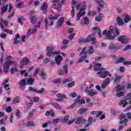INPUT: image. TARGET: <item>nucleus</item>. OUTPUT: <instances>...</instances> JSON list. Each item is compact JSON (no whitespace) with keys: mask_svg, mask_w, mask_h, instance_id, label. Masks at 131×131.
I'll list each match as a JSON object with an SVG mask.
<instances>
[{"mask_svg":"<svg viewBox=\"0 0 131 131\" xmlns=\"http://www.w3.org/2000/svg\"><path fill=\"white\" fill-rule=\"evenodd\" d=\"M86 51V48H83L82 50L81 51L79 54L80 56H82L78 60V63H80L81 62H83V61H84L86 58L87 54H89V55H93V54H94V52H95L94 47L92 46H89V49L87 51Z\"/></svg>","mask_w":131,"mask_h":131,"instance_id":"1","label":"nucleus"},{"mask_svg":"<svg viewBox=\"0 0 131 131\" xmlns=\"http://www.w3.org/2000/svg\"><path fill=\"white\" fill-rule=\"evenodd\" d=\"M110 28L111 30L107 31L106 30H104L103 34L106 36L107 39H114V36H112V33L115 36L119 35V30L117 28H113L112 26H111Z\"/></svg>","mask_w":131,"mask_h":131,"instance_id":"2","label":"nucleus"},{"mask_svg":"<svg viewBox=\"0 0 131 131\" xmlns=\"http://www.w3.org/2000/svg\"><path fill=\"white\" fill-rule=\"evenodd\" d=\"M90 41H92V45H95L97 42V40L94 37V35H89L86 39L80 38L78 40L79 43H85V42H90Z\"/></svg>","mask_w":131,"mask_h":131,"instance_id":"3","label":"nucleus"},{"mask_svg":"<svg viewBox=\"0 0 131 131\" xmlns=\"http://www.w3.org/2000/svg\"><path fill=\"white\" fill-rule=\"evenodd\" d=\"M12 59V56L11 55L8 56L6 59L7 62L3 64V71L5 73H7L9 71V68H10V66L15 64L16 62L14 61H11Z\"/></svg>","mask_w":131,"mask_h":131,"instance_id":"4","label":"nucleus"},{"mask_svg":"<svg viewBox=\"0 0 131 131\" xmlns=\"http://www.w3.org/2000/svg\"><path fill=\"white\" fill-rule=\"evenodd\" d=\"M47 55L48 57H51L52 55H61V53L57 52V51H55L53 52V51L55 50V48L53 46H50L47 48Z\"/></svg>","mask_w":131,"mask_h":131,"instance_id":"5","label":"nucleus"},{"mask_svg":"<svg viewBox=\"0 0 131 131\" xmlns=\"http://www.w3.org/2000/svg\"><path fill=\"white\" fill-rule=\"evenodd\" d=\"M124 89H125V86L124 85H121L120 84L117 85L116 90L117 97L120 98V97H122V96H123V92H121V91H123Z\"/></svg>","mask_w":131,"mask_h":131,"instance_id":"6","label":"nucleus"},{"mask_svg":"<svg viewBox=\"0 0 131 131\" xmlns=\"http://www.w3.org/2000/svg\"><path fill=\"white\" fill-rule=\"evenodd\" d=\"M97 75L101 77V78H106L107 76L112 77V75L110 73V72L108 71H100L97 73Z\"/></svg>","mask_w":131,"mask_h":131,"instance_id":"7","label":"nucleus"},{"mask_svg":"<svg viewBox=\"0 0 131 131\" xmlns=\"http://www.w3.org/2000/svg\"><path fill=\"white\" fill-rule=\"evenodd\" d=\"M8 20H5L3 18L1 19L0 20V27L2 29V30H5V28H7L8 27Z\"/></svg>","mask_w":131,"mask_h":131,"instance_id":"8","label":"nucleus"},{"mask_svg":"<svg viewBox=\"0 0 131 131\" xmlns=\"http://www.w3.org/2000/svg\"><path fill=\"white\" fill-rule=\"evenodd\" d=\"M63 70H60L58 72L59 75H64V74H67L68 73V66L67 64H64L62 68Z\"/></svg>","mask_w":131,"mask_h":131,"instance_id":"9","label":"nucleus"},{"mask_svg":"<svg viewBox=\"0 0 131 131\" xmlns=\"http://www.w3.org/2000/svg\"><path fill=\"white\" fill-rule=\"evenodd\" d=\"M118 40L121 41V43H128V37L125 35L120 36Z\"/></svg>","mask_w":131,"mask_h":131,"instance_id":"10","label":"nucleus"},{"mask_svg":"<svg viewBox=\"0 0 131 131\" xmlns=\"http://www.w3.org/2000/svg\"><path fill=\"white\" fill-rule=\"evenodd\" d=\"M85 92V93H88L90 97H93V96L98 95V92L94 91L92 89H86Z\"/></svg>","mask_w":131,"mask_h":131,"instance_id":"11","label":"nucleus"},{"mask_svg":"<svg viewBox=\"0 0 131 131\" xmlns=\"http://www.w3.org/2000/svg\"><path fill=\"white\" fill-rule=\"evenodd\" d=\"M29 63V60L28 58H24L20 62V67L22 68L24 65H27Z\"/></svg>","mask_w":131,"mask_h":131,"instance_id":"12","label":"nucleus"},{"mask_svg":"<svg viewBox=\"0 0 131 131\" xmlns=\"http://www.w3.org/2000/svg\"><path fill=\"white\" fill-rule=\"evenodd\" d=\"M63 60V57L58 55L55 57V63L57 65L59 66L61 64V62Z\"/></svg>","mask_w":131,"mask_h":131,"instance_id":"13","label":"nucleus"},{"mask_svg":"<svg viewBox=\"0 0 131 131\" xmlns=\"http://www.w3.org/2000/svg\"><path fill=\"white\" fill-rule=\"evenodd\" d=\"M64 17H60L57 21L56 28H61L62 26V25L63 24V23H64Z\"/></svg>","mask_w":131,"mask_h":131,"instance_id":"14","label":"nucleus"},{"mask_svg":"<svg viewBox=\"0 0 131 131\" xmlns=\"http://www.w3.org/2000/svg\"><path fill=\"white\" fill-rule=\"evenodd\" d=\"M103 112L102 111H97L96 113V117L99 118L101 120H103L105 118V115H103Z\"/></svg>","mask_w":131,"mask_h":131,"instance_id":"15","label":"nucleus"},{"mask_svg":"<svg viewBox=\"0 0 131 131\" xmlns=\"http://www.w3.org/2000/svg\"><path fill=\"white\" fill-rule=\"evenodd\" d=\"M48 9V5H47V3L44 2L42 5L40 7L41 11H42L43 14H47V10Z\"/></svg>","mask_w":131,"mask_h":131,"instance_id":"16","label":"nucleus"},{"mask_svg":"<svg viewBox=\"0 0 131 131\" xmlns=\"http://www.w3.org/2000/svg\"><path fill=\"white\" fill-rule=\"evenodd\" d=\"M119 49V46L117 44H114L113 43H111L110 45L109 49L111 50H118Z\"/></svg>","mask_w":131,"mask_h":131,"instance_id":"17","label":"nucleus"},{"mask_svg":"<svg viewBox=\"0 0 131 131\" xmlns=\"http://www.w3.org/2000/svg\"><path fill=\"white\" fill-rule=\"evenodd\" d=\"M19 85L22 88H23V86H25V85H27V79L25 78L20 80L19 82Z\"/></svg>","mask_w":131,"mask_h":131,"instance_id":"18","label":"nucleus"},{"mask_svg":"<svg viewBox=\"0 0 131 131\" xmlns=\"http://www.w3.org/2000/svg\"><path fill=\"white\" fill-rule=\"evenodd\" d=\"M59 16H61V14H56L54 15V16H53V15H50L49 16V20H51L53 21V20H57L59 17Z\"/></svg>","mask_w":131,"mask_h":131,"instance_id":"19","label":"nucleus"},{"mask_svg":"<svg viewBox=\"0 0 131 131\" xmlns=\"http://www.w3.org/2000/svg\"><path fill=\"white\" fill-rule=\"evenodd\" d=\"M84 15H85V11H80V10L79 12L77 14V20L78 21H79V20H80V18H81V17H82V16H84Z\"/></svg>","mask_w":131,"mask_h":131,"instance_id":"20","label":"nucleus"},{"mask_svg":"<svg viewBox=\"0 0 131 131\" xmlns=\"http://www.w3.org/2000/svg\"><path fill=\"white\" fill-rule=\"evenodd\" d=\"M20 38V34H16L15 35V37L14 39L13 43L14 45H18V43H20V41H19L18 39Z\"/></svg>","mask_w":131,"mask_h":131,"instance_id":"21","label":"nucleus"},{"mask_svg":"<svg viewBox=\"0 0 131 131\" xmlns=\"http://www.w3.org/2000/svg\"><path fill=\"white\" fill-rule=\"evenodd\" d=\"M33 83H34V79L33 78L27 79V84H28V85H32Z\"/></svg>","mask_w":131,"mask_h":131,"instance_id":"22","label":"nucleus"},{"mask_svg":"<svg viewBox=\"0 0 131 131\" xmlns=\"http://www.w3.org/2000/svg\"><path fill=\"white\" fill-rule=\"evenodd\" d=\"M84 121V119L83 118V117H80L77 118L76 121H75V122L76 124H79V123H81V122H83Z\"/></svg>","mask_w":131,"mask_h":131,"instance_id":"23","label":"nucleus"},{"mask_svg":"<svg viewBox=\"0 0 131 131\" xmlns=\"http://www.w3.org/2000/svg\"><path fill=\"white\" fill-rule=\"evenodd\" d=\"M8 8H9V5H8V4L3 6V7L1 11L2 15H4V14H5V13H6V12H7V11H8Z\"/></svg>","mask_w":131,"mask_h":131,"instance_id":"24","label":"nucleus"},{"mask_svg":"<svg viewBox=\"0 0 131 131\" xmlns=\"http://www.w3.org/2000/svg\"><path fill=\"white\" fill-rule=\"evenodd\" d=\"M117 21L118 25H119L120 26H121L122 25H124V23H123V20L121 19L120 17H118L117 18Z\"/></svg>","mask_w":131,"mask_h":131,"instance_id":"25","label":"nucleus"},{"mask_svg":"<svg viewBox=\"0 0 131 131\" xmlns=\"http://www.w3.org/2000/svg\"><path fill=\"white\" fill-rule=\"evenodd\" d=\"M124 58L122 57H120L118 59H116L115 61V64H119L120 63H124Z\"/></svg>","mask_w":131,"mask_h":131,"instance_id":"26","label":"nucleus"},{"mask_svg":"<svg viewBox=\"0 0 131 131\" xmlns=\"http://www.w3.org/2000/svg\"><path fill=\"white\" fill-rule=\"evenodd\" d=\"M51 104L52 105V106H53V107H55L56 109H58V110L62 109V108L61 107V106L58 103H57L56 102H51Z\"/></svg>","mask_w":131,"mask_h":131,"instance_id":"27","label":"nucleus"},{"mask_svg":"<svg viewBox=\"0 0 131 131\" xmlns=\"http://www.w3.org/2000/svg\"><path fill=\"white\" fill-rule=\"evenodd\" d=\"M93 30H98V34L99 35V37H102V32L101 31V30H100V28L95 27L93 28Z\"/></svg>","mask_w":131,"mask_h":131,"instance_id":"28","label":"nucleus"},{"mask_svg":"<svg viewBox=\"0 0 131 131\" xmlns=\"http://www.w3.org/2000/svg\"><path fill=\"white\" fill-rule=\"evenodd\" d=\"M19 102H20V97L18 96H16L12 100L13 104H17V103H19Z\"/></svg>","mask_w":131,"mask_h":131,"instance_id":"29","label":"nucleus"},{"mask_svg":"<svg viewBox=\"0 0 131 131\" xmlns=\"http://www.w3.org/2000/svg\"><path fill=\"white\" fill-rule=\"evenodd\" d=\"M56 96L58 97V98H60L61 99H67V97L66 96V95L65 94H61V93H58L57 95H56Z\"/></svg>","mask_w":131,"mask_h":131,"instance_id":"30","label":"nucleus"},{"mask_svg":"<svg viewBox=\"0 0 131 131\" xmlns=\"http://www.w3.org/2000/svg\"><path fill=\"white\" fill-rule=\"evenodd\" d=\"M131 20V17L128 15L126 14L125 15V18L124 19V23H127L129 21H130Z\"/></svg>","mask_w":131,"mask_h":131,"instance_id":"31","label":"nucleus"},{"mask_svg":"<svg viewBox=\"0 0 131 131\" xmlns=\"http://www.w3.org/2000/svg\"><path fill=\"white\" fill-rule=\"evenodd\" d=\"M9 82V79L5 80L4 82L2 83V85L4 86V89H6V88H8L9 84H7Z\"/></svg>","mask_w":131,"mask_h":131,"instance_id":"32","label":"nucleus"},{"mask_svg":"<svg viewBox=\"0 0 131 131\" xmlns=\"http://www.w3.org/2000/svg\"><path fill=\"white\" fill-rule=\"evenodd\" d=\"M102 66L101 63H97L94 66V70L95 71H98L100 69V67Z\"/></svg>","mask_w":131,"mask_h":131,"instance_id":"33","label":"nucleus"},{"mask_svg":"<svg viewBox=\"0 0 131 131\" xmlns=\"http://www.w3.org/2000/svg\"><path fill=\"white\" fill-rule=\"evenodd\" d=\"M128 103L126 100H121L119 102V105H123V107H125Z\"/></svg>","mask_w":131,"mask_h":131,"instance_id":"34","label":"nucleus"},{"mask_svg":"<svg viewBox=\"0 0 131 131\" xmlns=\"http://www.w3.org/2000/svg\"><path fill=\"white\" fill-rule=\"evenodd\" d=\"M102 18H103V14L100 13L99 15L96 17L95 19V21H97V22H100L102 20Z\"/></svg>","mask_w":131,"mask_h":131,"instance_id":"35","label":"nucleus"},{"mask_svg":"<svg viewBox=\"0 0 131 131\" xmlns=\"http://www.w3.org/2000/svg\"><path fill=\"white\" fill-rule=\"evenodd\" d=\"M122 79V76H116L114 79V82H117V81H120Z\"/></svg>","mask_w":131,"mask_h":131,"instance_id":"36","label":"nucleus"},{"mask_svg":"<svg viewBox=\"0 0 131 131\" xmlns=\"http://www.w3.org/2000/svg\"><path fill=\"white\" fill-rule=\"evenodd\" d=\"M96 2L101 8L104 6V1L103 0H96Z\"/></svg>","mask_w":131,"mask_h":131,"instance_id":"37","label":"nucleus"},{"mask_svg":"<svg viewBox=\"0 0 131 131\" xmlns=\"http://www.w3.org/2000/svg\"><path fill=\"white\" fill-rule=\"evenodd\" d=\"M85 8H86V3L84 1L83 2L81 8L80 9V11L85 10Z\"/></svg>","mask_w":131,"mask_h":131,"instance_id":"38","label":"nucleus"},{"mask_svg":"<svg viewBox=\"0 0 131 131\" xmlns=\"http://www.w3.org/2000/svg\"><path fill=\"white\" fill-rule=\"evenodd\" d=\"M21 75L23 76H24L25 77H27L28 76V73L26 72V70L21 71H20Z\"/></svg>","mask_w":131,"mask_h":131,"instance_id":"39","label":"nucleus"},{"mask_svg":"<svg viewBox=\"0 0 131 131\" xmlns=\"http://www.w3.org/2000/svg\"><path fill=\"white\" fill-rule=\"evenodd\" d=\"M29 91L32 92V93H37V89H34L32 86L29 87Z\"/></svg>","mask_w":131,"mask_h":131,"instance_id":"40","label":"nucleus"},{"mask_svg":"<svg viewBox=\"0 0 131 131\" xmlns=\"http://www.w3.org/2000/svg\"><path fill=\"white\" fill-rule=\"evenodd\" d=\"M27 126H34L35 124H34V121H28V123L26 124Z\"/></svg>","mask_w":131,"mask_h":131,"instance_id":"41","label":"nucleus"},{"mask_svg":"<svg viewBox=\"0 0 131 131\" xmlns=\"http://www.w3.org/2000/svg\"><path fill=\"white\" fill-rule=\"evenodd\" d=\"M14 71L17 72L18 71V69L17 68H11L10 69V73L11 74H14Z\"/></svg>","mask_w":131,"mask_h":131,"instance_id":"42","label":"nucleus"},{"mask_svg":"<svg viewBox=\"0 0 131 131\" xmlns=\"http://www.w3.org/2000/svg\"><path fill=\"white\" fill-rule=\"evenodd\" d=\"M92 121H93V118L92 117H89L88 119V122L89 124H86L85 127H88V126L90 125V124L92 123Z\"/></svg>","mask_w":131,"mask_h":131,"instance_id":"43","label":"nucleus"},{"mask_svg":"<svg viewBox=\"0 0 131 131\" xmlns=\"http://www.w3.org/2000/svg\"><path fill=\"white\" fill-rule=\"evenodd\" d=\"M75 7H72L71 15H72V17L73 18H74V16L75 15Z\"/></svg>","mask_w":131,"mask_h":131,"instance_id":"44","label":"nucleus"},{"mask_svg":"<svg viewBox=\"0 0 131 131\" xmlns=\"http://www.w3.org/2000/svg\"><path fill=\"white\" fill-rule=\"evenodd\" d=\"M86 111H88V110H86V108H80V110H79V113L81 114H83V113H84V112H86Z\"/></svg>","mask_w":131,"mask_h":131,"instance_id":"45","label":"nucleus"},{"mask_svg":"<svg viewBox=\"0 0 131 131\" xmlns=\"http://www.w3.org/2000/svg\"><path fill=\"white\" fill-rule=\"evenodd\" d=\"M50 61H51V58H50L49 57H47V58H45L44 59H43V62L45 64H48V63H49V62H50Z\"/></svg>","mask_w":131,"mask_h":131,"instance_id":"46","label":"nucleus"},{"mask_svg":"<svg viewBox=\"0 0 131 131\" xmlns=\"http://www.w3.org/2000/svg\"><path fill=\"white\" fill-rule=\"evenodd\" d=\"M128 120L127 119H124L123 120L120 121V124H126Z\"/></svg>","mask_w":131,"mask_h":131,"instance_id":"47","label":"nucleus"},{"mask_svg":"<svg viewBox=\"0 0 131 131\" xmlns=\"http://www.w3.org/2000/svg\"><path fill=\"white\" fill-rule=\"evenodd\" d=\"M23 6H24V2H21L16 5V8H18V9H20V8H22Z\"/></svg>","mask_w":131,"mask_h":131,"instance_id":"48","label":"nucleus"},{"mask_svg":"<svg viewBox=\"0 0 131 131\" xmlns=\"http://www.w3.org/2000/svg\"><path fill=\"white\" fill-rule=\"evenodd\" d=\"M53 83H60L61 82V79L58 78L54 79L52 81Z\"/></svg>","mask_w":131,"mask_h":131,"instance_id":"49","label":"nucleus"},{"mask_svg":"<svg viewBox=\"0 0 131 131\" xmlns=\"http://www.w3.org/2000/svg\"><path fill=\"white\" fill-rule=\"evenodd\" d=\"M35 16H33L31 18V22L32 24H35V22H36V19H35Z\"/></svg>","mask_w":131,"mask_h":131,"instance_id":"50","label":"nucleus"},{"mask_svg":"<svg viewBox=\"0 0 131 131\" xmlns=\"http://www.w3.org/2000/svg\"><path fill=\"white\" fill-rule=\"evenodd\" d=\"M40 76H41V78H46L47 74L43 71H41L40 74H39Z\"/></svg>","mask_w":131,"mask_h":131,"instance_id":"51","label":"nucleus"},{"mask_svg":"<svg viewBox=\"0 0 131 131\" xmlns=\"http://www.w3.org/2000/svg\"><path fill=\"white\" fill-rule=\"evenodd\" d=\"M70 81H72V78L69 77L68 79H66L63 80V83H66L67 82H70Z\"/></svg>","mask_w":131,"mask_h":131,"instance_id":"52","label":"nucleus"},{"mask_svg":"<svg viewBox=\"0 0 131 131\" xmlns=\"http://www.w3.org/2000/svg\"><path fill=\"white\" fill-rule=\"evenodd\" d=\"M75 85V82L72 81L71 83H69L68 84V88H72V86H74Z\"/></svg>","mask_w":131,"mask_h":131,"instance_id":"53","label":"nucleus"},{"mask_svg":"<svg viewBox=\"0 0 131 131\" xmlns=\"http://www.w3.org/2000/svg\"><path fill=\"white\" fill-rule=\"evenodd\" d=\"M45 93V88H41L40 90H37L36 94H43Z\"/></svg>","mask_w":131,"mask_h":131,"instance_id":"54","label":"nucleus"},{"mask_svg":"<svg viewBox=\"0 0 131 131\" xmlns=\"http://www.w3.org/2000/svg\"><path fill=\"white\" fill-rule=\"evenodd\" d=\"M15 116H16V117H18V118H20L21 117V115H20V110H16Z\"/></svg>","mask_w":131,"mask_h":131,"instance_id":"55","label":"nucleus"},{"mask_svg":"<svg viewBox=\"0 0 131 131\" xmlns=\"http://www.w3.org/2000/svg\"><path fill=\"white\" fill-rule=\"evenodd\" d=\"M10 90H11L10 88L5 89V92L6 94H7V95H10V94H11V91H10Z\"/></svg>","mask_w":131,"mask_h":131,"instance_id":"56","label":"nucleus"},{"mask_svg":"<svg viewBox=\"0 0 131 131\" xmlns=\"http://www.w3.org/2000/svg\"><path fill=\"white\" fill-rule=\"evenodd\" d=\"M12 110V106H8L6 108V112L8 113H10Z\"/></svg>","mask_w":131,"mask_h":131,"instance_id":"57","label":"nucleus"},{"mask_svg":"<svg viewBox=\"0 0 131 131\" xmlns=\"http://www.w3.org/2000/svg\"><path fill=\"white\" fill-rule=\"evenodd\" d=\"M60 119H54L52 120V124H55V123H58L59 122Z\"/></svg>","mask_w":131,"mask_h":131,"instance_id":"58","label":"nucleus"},{"mask_svg":"<svg viewBox=\"0 0 131 131\" xmlns=\"http://www.w3.org/2000/svg\"><path fill=\"white\" fill-rule=\"evenodd\" d=\"M33 101L35 103H38L39 102V97H34Z\"/></svg>","mask_w":131,"mask_h":131,"instance_id":"59","label":"nucleus"},{"mask_svg":"<svg viewBox=\"0 0 131 131\" xmlns=\"http://www.w3.org/2000/svg\"><path fill=\"white\" fill-rule=\"evenodd\" d=\"M88 15L89 16H95L96 15V11H89Z\"/></svg>","mask_w":131,"mask_h":131,"instance_id":"60","label":"nucleus"},{"mask_svg":"<svg viewBox=\"0 0 131 131\" xmlns=\"http://www.w3.org/2000/svg\"><path fill=\"white\" fill-rule=\"evenodd\" d=\"M89 22H90V20H89V18L86 17H84V24H89Z\"/></svg>","mask_w":131,"mask_h":131,"instance_id":"61","label":"nucleus"},{"mask_svg":"<svg viewBox=\"0 0 131 131\" xmlns=\"http://www.w3.org/2000/svg\"><path fill=\"white\" fill-rule=\"evenodd\" d=\"M131 98V93H128L127 96H125V100H130Z\"/></svg>","mask_w":131,"mask_h":131,"instance_id":"62","label":"nucleus"},{"mask_svg":"<svg viewBox=\"0 0 131 131\" xmlns=\"http://www.w3.org/2000/svg\"><path fill=\"white\" fill-rule=\"evenodd\" d=\"M77 103H78V104H80V105H82V104H85V101H84V100L82 99L80 100Z\"/></svg>","mask_w":131,"mask_h":131,"instance_id":"63","label":"nucleus"},{"mask_svg":"<svg viewBox=\"0 0 131 131\" xmlns=\"http://www.w3.org/2000/svg\"><path fill=\"white\" fill-rule=\"evenodd\" d=\"M74 36H75V34H74V33H72V34H71L69 36V37H68V38L69 39H71V40H72V39H73V38L74 37Z\"/></svg>","mask_w":131,"mask_h":131,"instance_id":"64","label":"nucleus"}]
</instances>
